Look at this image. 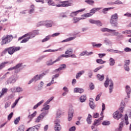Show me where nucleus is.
Masks as SVG:
<instances>
[{"instance_id":"6ab92c4d","label":"nucleus","mask_w":131,"mask_h":131,"mask_svg":"<svg viewBox=\"0 0 131 131\" xmlns=\"http://www.w3.org/2000/svg\"><path fill=\"white\" fill-rule=\"evenodd\" d=\"M53 24H54V22L52 20H48V21H45V25L47 28L49 27H52L53 26Z\"/></svg>"},{"instance_id":"58836bf2","label":"nucleus","mask_w":131,"mask_h":131,"mask_svg":"<svg viewBox=\"0 0 131 131\" xmlns=\"http://www.w3.org/2000/svg\"><path fill=\"white\" fill-rule=\"evenodd\" d=\"M113 9H114V7L105 8L102 10V12L103 14H107L108 11L110 10H113Z\"/></svg>"},{"instance_id":"864d4df0","label":"nucleus","mask_w":131,"mask_h":131,"mask_svg":"<svg viewBox=\"0 0 131 131\" xmlns=\"http://www.w3.org/2000/svg\"><path fill=\"white\" fill-rule=\"evenodd\" d=\"M43 58H46V55L41 56L38 59H37L35 61L36 63H38V62H40Z\"/></svg>"},{"instance_id":"c03bdc74","label":"nucleus","mask_w":131,"mask_h":131,"mask_svg":"<svg viewBox=\"0 0 131 131\" xmlns=\"http://www.w3.org/2000/svg\"><path fill=\"white\" fill-rule=\"evenodd\" d=\"M70 55L62 54V55H60L59 57H58L57 59H59V61H60V60H61V58H70Z\"/></svg>"},{"instance_id":"7c9ffc66","label":"nucleus","mask_w":131,"mask_h":131,"mask_svg":"<svg viewBox=\"0 0 131 131\" xmlns=\"http://www.w3.org/2000/svg\"><path fill=\"white\" fill-rule=\"evenodd\" d=\"M75 37H69L64 40H63L61 42H68V41H71V40H73L74 39H75Z\"/></svg>"},{"instance_id":"9d476101","label":"nucleus","mask_w":131,"mask_h":131,"mask_svg":"<svg viewBox=\"0 0 131 131\" xmlns=\"http://www.w3.org/2000/svg\"><path fill=\"white\" fill-rule=\"evenodd\" d=\"M17 77L12 76L10 78H9L7 82V84H9V83H15V81H17V79H16Z\"/></svg>"},{"instance_id":"bf43d9fd","label":"nucleus","mask_w":131,"mask_h":131,"mask_svg":"<svg viewBox=\"0 0 131 131\" xmlns=\"http://www.w3.org/2000/svg\"><path fill=\"white\" fill-rule=\"evenodd\" d=\"M29 131H37L38 130V128L36 126H33L31 128H29Z\"/></svg>"},{"instance_id":"a211bd4d","label":"nucleus","mask_w":131,"mask_h":131,"mask_svg":"<svg viewBox=\"0 0 131 131\" xmlns=\"http://www.w3.org/2000/svg\"><path fill=\"white\" fill-rule=\"evenodd\" d=\"M125 91L127 95L128 98H130V93H131V89L130 87L128 85H126L125 87Z\"/></svg>"},{"instance_id":"f03ea898","label":"nucleus","mask_w":131,"mask_h":131,"mask_svg":"<svg viewBox=\"0 0 131 131\" xmlns=\"http://www.w3.org/2000/svg\"><path fill=\"white\" fill-rule=\"evenodd\" d=\"M118 14L115 13L113 14L110 19V24L112 27H118Z\"/></svg>"},{"instance_id":"20e7f679","label":"nucleus","mask_w":131,"mask_h":131,"mask_svg":"<svg viewBox=\"0 0 131 131\" xmlns=\"http://www.w3.org/2000/svg\"><path fill=\"white\" fill-rule=\"evenodd\" d=\"M14 37L12 35H7V36H4L2 37V41L1 42V45H6L11 42L13 40Z\"/></svg>"},{"instance_id":"c756f323","label":"nucleus","mask_w":131,"mask_h":131,"mask_svg":"<svg viewBox=\"0 0 131 131\" xmlns=\"http://www.w3.org/2000/svg\"><path fill=\"white\" fill-rule=\"evenodd\" d=\"M100 10H101L100 8H94L90 11V13L93 15L96 12H98V11H100Z\"/></svg>"},{"instance_id":"bb28decb","label":"nucleus","mask_w":131,"mask_h":131,"mask_svg":"<svg viewBox=\"0 0 131 131\" xmlns=\"http://www.w3.org/2000/svg\"><path fill=\"white\" fill-rule=\"evenodd\" d=\"M43 102H45V100H41L40 102H39L38 103H37L36 105H35L34 106V107H33V110H35V109H37V108H38V107H39V106H40V105H41V104H42L43 103Z\"/></svg>"},{"instance_id":"f8f14e48","label":"nucleus","mask_w":131,"mask_h":131,"mask_svg":"<svg viewBox=\"0 0 131 131\" xmlns=\"http://www.w3.org/2000/svg\"><path fill=\"white\" fill-rule=\"evenodd\" d=\"M113 117L115 119L117 118L118 119H119V118H121V117H122V114H120L119 112L118 111H117L115 113H114Z\"/></svg>"},{"instance_id":"4c0bfd02","label":"nucleus","mask_w":131,"mask_h":131,"mask_svg":"<svg viewBox=\"0 0 131 131\" xmlns=\"http://www.w3.org/2000/svg\"><path fill=\"white\" fill-rule=\"evenodd\" d=\"M104 41L106 46H112V42L110 41L109 39L106 38L104 39Z\"/></svg>"},{"instance_id":"ddd939ff","label":"nucleus","mask_w":131,"mask_h":131,"mask_svg":"<svg viewBox=\"0 0 131 131\" xmlns=\"http://www.w3.org/2000/svg\"><path fill=\"white\" fill-rule=\"evenodd\" d=\"M33 37H34V35H33V34L31 33V35L27 36V38H25L22 41H21L20 43H24L25 42H27V41H28V40H29L30 38H33Z\"/></svg>"},{"instance_id":"a878e982","label":"nucleus","mask_w":131,"mask_h":131,"mask_svg":"<svg viewBox=\"0 0 131 131\" xmlns=\"http://www.w3.org/2000/svg\"><path fill=\"white\" fill-rule=\"evenodd\" d=\"M63 91H64V92L62 93V95L65 97V96L69 93V89H68V88L67 86H64L63 88Z\"/></svg>"},{"instance_id":"412c9836","label":"nucleus","mask_w":131,"mask_h":131,"mask_svg":"<svg viewBox=\"0 0 131 131\" xmlns=\"http://www.w3.org/2000/svg\"><path fill=\"white\" fill-rule=\"evenodd\" d=\"M36 114H37V112L36 111H35L33 114H31V115H29L28 116V119H29V121H31V120H32V119L34 118V117H35V116H36Z\"/></svg>"},{"instance_id":"49530a36","label":"nucleus","mask_w":131,"mask_h":131,"mask_svg":"<svg viewBox=\"0 0 131 131\" xmlns=\"http://www.w3.org/2000/svg\"><path fill=\"white\" fill-rule=\"evenodd\" d=\"M45 85V83L43 81H41L38 86V90L39 91H41L42 90V88H43V85Z\"/></svg>"},{"instance_id":"5fc2aeb1","label":"nucleus","mask_w":131,"mask_h":131,"mask_svg":"<svg viewBox=\"0 0 131 131\" xmlns=\"http://www.w3.org/2000/svg\"><path fill=\"white\" fill-rule=\"evenodd\" d=\"M30 35H31V33H28L26 34H25L23 36L20 37L18 38V40H21V39H23V38H24V37H27V36H29Z\"/></svg>"},{"instance_id":"6e6552de","label":"nucleus","mask_w":131,"mask_h":131,"mask_svg":"<svg viewBox=\"0 0 131 131\" xmlns=\"http://www.w3.org/2000/svg\"><path fill=\"white\" fill-rule=\"evenodd\" d=\"M60 123V120H56L54 121V130L55 131H60L62 129V127Z\"/></svg>"},{"instance_id":"f704fd0d","label":"nucleus","mask_w":131,"mask_h":131,"mask_svg":"<svg viewBox=\"0 0 131 131\" xmlns=\"http://www.w3.org/2000/svg\"><path fill=\"white\" fill-rule=\"evenodd\" d=\"M97 77L98 80H100V81H102V80H104L105 76L104 75H101L100 74H98L97 75Z\"/></svg>"},{"instance_id":"1a4fd4ad","label":"nucleus","mask_w":131,"mask_h":131,"mask_svg":"<svg viewBox=\"0 0 131 131\" xmlns=\"http://www.w3.org/2000/svg\"><path fill=\"white\" fill-rule=\"evenodd\" d=\"M89 22L91 24H96V25H97V26L101 27L103 26V24L100 20H96L95 19H89Z\"/></svg>"},{"instance_id":"0e129e2a","label":"nucleus","mask_w":131,"mask_h":131,"mask_svg":"<svg viewBox=\"0 0 131 131\" xmlns=\"http://www.w3.org/2000/svg\"><path fill=\"white\" fill-rule=\"evenodd\" d=\"M93 15L91 13V12L88 13H85L83 15H82V17H92Z\"/></svg>"},{"instance_id":"37998d69","label":"nucleus","mask_w":131,"mask_h":131,"mask_svg":"<svg viewBox=\"0 0 131 131\" xmlns=\"http://www.w3.org/2000/svg\"><path fill=\"white\" fill-rule=\"evenodd\" d=\"M51 37H52V36L51 35H49L47 36H46L44 39H43L41 41L42 42H46V41H48V40H50L51 39Z\"/></svg>"},{"instance_id":"423d86ee","label":"nucleus","mask_w":131,"mask_h":131,"mask_svg":"<svg viewBox=\"0 0 131 131\" xmlns=\"http://www.w3.org/2000/svg\"><path fill=\"white\" fill-rule=\"evenodd\" d=\"M8 50V54L9 55H13L15 52H18L21 50V47H15L13 46L7 48Z\"/></svg>"},{"instance_id":"13d9d810","label":"nucleus","mask_w":131,"mask_h":131,"mask_svg":"<svg viewBox=\"0 0 131 131\" xmlns=\"http://www.w3.org/2000/svg\"><path fill=\"white\" fill-rule=\"evenodd\" d=\"M110 29L107 28H102L100 29V31H102V32H109Z\"/></svg>"},{"instance_id":"2f4dec72","label":"nucleus","mask_w":131,"mask_h":131,"mask_svg":"<svg viewBox=\"0 0 131 131\" xmlns=\"http://www.w3.org/2000/svg\"><path fill=\"white\" fill-rule=\"evenodd\" d=\"M86 122L88 123V124H92V115L90 114H88V116L86 119Z\"/></svg>"},{"instance_id":"39448f33","label":"nucleus","mask_w":131,"mask_h":131,"mask_svg":"<svg viewBox=\"0 0 131 131\" xmlns=\"http://www.w3.org/2000/svg\"><path fill=\"white\" fill-rule=\"evenodd\" d=\"M45 76V74L42 73L39 75H36L34 76L28 83V84H31V83H32L33 81H35V82H36L37 80H40L42 77Z\"/></svg>"},{"instance_id":"0eeeda50","label":"nucleus","mask_w":131,"mask_h":131,"mask_svg":"<svg viewBox=\"0 0 131 131\" xmlns=\"http://www.w3.org/2000/svg\"><path fill=\"white\" fill-rule=\"evenodd\" d=\"M21 67H22V63H18L15 67L8 69V71H12V70H15V73H18V72H20Z\"/></svg>"},{"instance_id":"de8ad7c7","label":"nucleus","mask_w":131,"mask_h":131,"mask_svg":"<svg viewBox=\"0 0 131 131\" xmlns=\"http://www.w3.org/2000/svg\"><path fill=\"white\" fill-rule=\"evenodd\" d=\"M50 109V105H46L41 110V111H49Z\"/></svg>"},{"instance_id":"ea45409f","label":"nucleus","mask_w":131,"mask_h":131,"mask_svg":"<svg viewBox=\"0 0 131 131\" xmlns=\"http://www.w3.org/2000/svg\"><path fill=\"white\" fill-rule=\"evenodd\" d=\"M86 100V95H82L80 98V101L81 103H83V102H85Z\"/></svg>"},{"instance_id":"a19ab883","label":"nucleus","mask_w":131,"mask_h":131,"mask_svg":"<svg viewBox=\"0 0 131 131\" xmlns=\"http://www.w3.org/2000/svg\"><path fill=\"white\" fill-rule=\"evenodd\" d=\"M54 96H52L50 97L43 104V106H46V105H48V104H50V102L51 101H53L54 100Z\"/></svg>"},{"instance_id":"f3484780","label":"nucleus","mask_w":131,"mask_h":131,"mask_svg":"<svg viewBox=\"0 0 131 131\" xmlns=\"http://www.w3.org/2000/svg\"><path fill=\"white\" fill-rule=\"evenodd\" d=\"M90 106L91 109H94L97 107V105L95 104V103H94V99L93 98L90 99Z\"/></svg>"},{"instance_id":"2eb2a0df","label":"nucleus","mask_w":131,"mask_h":131,"mask_svg":"<svg viewBox=\"0 0 131 131\" xmlns=\"http://www.w3.org/2000/svg\"><path fill=\"white\" fill-rule=\"evenodd\" d=\"M59 61H60V58H57L54 61H53V60L50 59L47 62V65H48V66H51V65H53V64H55V63H56V62H59Z\"/></svg>"},{"instance_id":"b1692460","label":"nucleus","mask_w":131,"mask_h":131,"mask_svg":"<svg viewBox=\"0 0 131 131\" xmlns=\"http://www.w3.org/2000/svg\"><path fill=\"white\" fill-rule=\"evenodd\" d=\"M8 93V89L7 88H3L1 92H0V98H2L5 95V94H7Z\"/></svg>"},{"instance_id":"473e14b6","label":"nucleus","mask_w":131,"mask_h":131,"mask_svg":"<svg viewBox=\"0 0 131 131\" xmlns=\"http://www.w3.org/2000/svg\"><path fill=\"white\" fill-rule=\"evenodd\" d=\"M43 118L40 115L35 119V122H36V123H38L40 122V121H41V120H42Z\"/></svg>"},{"instance_id":"09e8293b","label":"nucleus","mask_w":131,"mask_h":131,"mask_svg":"<svg viewBox=\"0 0 131 131\" xmlns=\"http://www.w3.org/2000/svg\"><path fill=\"white\" fill-rule=\"evenodd\" d=\"M85 3H86V4H88V5H90L91 6H93V5L95 4V1L93 0H85Z\"/></svg>"},{"instance_id":"393cba45","label":"nucleus","mask_w":131,"mask_h":131,"mask_svg":"<svg viewBox=\"0 0 131 131\" xmlns=\"http://www.w3.org/2000/svg\"><path fill=\"white\" fill-rule=\"evenodd\" d=\"M65 69H66V64H62L60 65V67L58 69L55 70L54 71L55 72H57V71H61V70H64Z\"/></svg>"},{"instance_id":"603ef678","label":"nucleus","mask_w":131,"mask_h":131,"mask_svg":"<svg viewBox=\"0 0 131 131\" xmlns=\"http://www.w3.org/2000/svg\"><path fill=\"white\" fill-rule=\"evenodd\" d=\"M41 112H42L41 114H40V115L44 118L45 116H46V115H48V114H49V111H41Z\"/></svg>"},{"instance_id":"4468645a","label":"nucleus","mask_w":131,"mask_h":131,"mask_svg":"<svg viewBox=\"0 0 131 131\" xmlns=\"http://www.w3.org/2000/svg\"><path fill=\"white\" fill-rule=\"evenodd\" d=\"M85 10V9H80V10H78L77 11L72 12L70 14V16H71V17H74L75 16H77V14H78V13H80L81 12H83V11H84Z\"/></svg>"},{"instance_id":"9b49d317","label":"nucleus","mask_w":131,"mask_h":131,"mask_svg":"<svg viewBox=\"0 0 131 131\" xmlns=\"http://www.w3.org/2000/svg\"><path fill=\"white\" fill-rule=\"evenodd\" d=\"M74 113V110H73V109L72 108L70 109L69 111L68 121H70L71 120H72Z\"/></svg>"},{"instance_id":"4be33fe9","label":"nucleus","mask_w":131,"mask_h":131,"mask_svg":"<svg viewBox=\"0 0 131 131\" xmlns=\"http://www.w3.org/2000/svg\"><path fill=\"white\" fill-rule=\"evenodd\" d=\"M84 92V90L82 88H76L74 89V93H79V94H82Z\"/></svg>"},{"instance_id":"052dcab7","label":"nucleus","mask_w":131,"mask_h":131,"mask_svg":"<svg viewBox=\"0 0 131 131\" xmlns=\"http://www.w3.org/2000/svg\"><path fill=\"white\" fill-rule=\"evenodd\" d=\"M34 12V5L31 6V9L29 11V14H32Z\"/></svg>"},{"instance_id":"e2e57ef3","label":"nucleus","mask_w":131,"mask_h":131,"mask_svg":"<svg viewBox=\"0 0 131 131\" xmlns=\"http://www.w3.org/2000/svg\"><path fill=\"white\" fill-rule=\"evenodd\" d=\"M23 92V88L20 86H16V93H21Z\"/></svg>"},{"instance_id":"6e6d98bb","label":"nucleus","mask_w":131,"mask_h":131,"mask_svg":"<svg viewBox=\"0 0 131 131\" xmlns=\"http://www.w3.org/2000/svg\"><path fill=\"white\" fill-rule=\"evenodd\" d=\"M106 109V106L104 103H102V112L100 114V116H104L103 115L104 114V110Z\"/></svg>"},{"instance_id":"72a5a7b5","label":"nucleus","mask_w":131,"mask_h":131,"mask_svg":"<svg viewBox=\"0 0 131 131\" xmlns=\"http://www.w3.org/2000/svg\"><path fill=\"white\" fill-rule=\"evenodd\" d=\"M84 73V71H81L79 72L76 75V79H79V78Z\"/></svg>"},{"instance_id":"e433bc0d","label":"nucleus","mask_w":131,"mask_h":131,"mask_svg":"<svg viewBox=\"0 0 131 131\" xmlns=\"http://www.w3.org/2000/svg\"><path fill=\"white\" fill-rule=\"evenodd\" d=\"M84 19H85L84 17H74L73 18L74 20V23H77L78 21H80V20H84Z\"/></svg>"},{"instance_id":"338daca9","label":"nucleus","mask_w":131,"mask_h":131,"mask_svg":"<svg viewBox=\"0 0 131 131\" xmlns=\"http://www.w3.org/2000/svg\"><path fill=\"white\" fill-rule=\"evenodd\" d=\"M46 23V21H39L37 24V26H42V25H45Z\"/></svg>"},{"instance_id":"4d7b16f0","label":"nucleus","mask_w":131,"mask_h":131,"mask_svg":"<svg viewBox=\"0 0 131 131\" xmlns=\"http://www.w3.org/2000/svg\"><path fill=\"white\" fill-rule=\"evenodd\" d=\"M97 63L98 64H104L106 62V61L102 60L101 59H98L96 60Z\"/></svg>"},{"instance_id":"8fccbe9b","label":"nucleus","mask_w":131,"mask_h":131,"mask_svg":"<svg viewBox=\"0 0 131 131\" xmlns=\"http://www.w3.org/2000/svg\"><path fill=\"white\" fill-rule=\"evenodd\" d=\"M72 52H73L72 48H70L65 52V54L66 55H70V54H72Z\"/></svg>"},{"instance_id":"3c124183","label":"nucleus","mask_w":131,"mask_h":131,"mask_svg":"<svg viewBox=\"0 0 131 131\" xmlns=\"http://www.w3.org/2000/svg\"><path fill=\"white\" fill-rule=\"evenodd\" d=\"M19 100H20V97H19L18 99L15 100V102L11 105V108H15V107L16 106V105L18 104V102H19Z\"/></svg>"},{"instance_id":"c9c22d12","label":"nucleus","mask_w":131,"mask_h":131,"mask_svg":"<svg viewBox=\"0 0 131 131\" xmlns=\"http://www.w3.org/2000/svg\"><path fill=\"white\" fill-rule=\"evenodd\" d=\"M109 62L110 66H114V65L115 64V60H114V59H113V58L112 57H111L110 58Z\"/></svg>"},{"instance_id":"a18cd8bd","label":"nucleus","mask_w":131,"mask_h":131,"mask_svg":"<svg viewBox=\"0 0 131 131\" xmlns=\"http://www.w3.org/2000/svg\"><path fill=\"white\" fill-rule=\"evenodd\" d=\"M92 45L93 48H101L102 47V44L101 43H96L95 42H92Z\"/></svg>"},{"instance_id":"c85d7f7f","label":"nucleus","mask_w":131,"mask_h":131,"mask_svg":"<svg viewBox=\"0 0 131 131\" xmlns=\"http://www.w3.org/2000/svg\"><path fill=\"white\" fill-rule=\"evenodd\" d=\"M122 4L119 0L116 1L115 2L107 3V5H122Z\"/></svg>"},{"instance_id":"680f3d73","label":"nucleus","mask_w":131,"mask_h":131,"mask_svg":"<svg viewBox=\"0 0 131 131\" xmlns=\"http://www.w3.org/2000/svg\"><path fill=\"white\" fill-rule=\"evenodd\" d=\"M25 129V127L23 125H21L19 126L18 129L17 130V131H24Z\"/></svg>"},{"instance_id":"7ed1b4c3","label":"nucleus","mask_w":131,"mask_h":131,"mask_svg":"<svg viewBox=\"0 0 131 131\" xmlns=\"http://www.w3.org/2000/svg\"><path fill=\"white\" fill-rule=\"evenodd\" d=\"M124 123H125L126 125L129 124V122H128V116H127V114H126L124 116V119L119 124V127L116 129V131H122Z\"/></svg>"},{"instance_id":"dca6fc26","label":"nucleus","mask_w":131,"mask_h":131,"mask_svg":"<svg viewBox=\"0 0 131 131\" xmlns=\"http://www.w3.org/2000/svg\"><path fill=\"white\" fill-rule=\"evenodd\" d=\"M103 118H104V116H101L98 120H95L93 123V125H96V126H98V125H100V121H101V120H103Z\"/></svg>"},{"instance_id":"5701e85b","label":"nucleus","mask_w":131,"mask_h":131,"mask_svg":"<svg viewBox=\"0 0 131 131\" xmlns=\"http://www.w3.org/2000/svg\"><path fill=\"white\" fill-rule=\"evenodd\" d=\"M124 108H125V102H122L121 103L120 107L119 109V111L120 112V113H122V112H123Z\"/></svg>"},{"instance_id":"69168bd1","label":"nucleus","mask_w":131,"mask_h":131,"mask_svg":"<svg viewBox=\"0 0 131 131\" xmlns=\"http://www.w3.org/2000/svg\"><path fill=\"white\" fill-rule=\"evenodd\" d=\"M102 125H110V121H103L102 122Z\"/></svg>"},{"instance_id":"774afa93","label":"nucleus","mask_w":131,"mask_h":131,"mask_svg":"<svg viewBox=\"0 0 131 131\" xmlns=\"http://www.w3.org/2000/svg\"><path fill=\"white\" fill-rule=\"evenodd\" d=\"M124 70H125L127 72H129V70H130L129 66H126V64L124 65Z\"/></svg>"},{"instance_id":"cd10ccee","label":"nucleus","mask_w":131,"mask_h":131,"mask_svg":"<svg viewBox=\"0 0 131 131\" xmlns=\"http://www.w3.org/2000/svg\"><path fill=\"white\" fill-rule=\"evenodd\" d=\"M108 33H112V35L113 36H117L119 34V32H116V30L112 29H110V32Z\"/></svg>"},{"instance_id":"79ce46f5","label":"nucleus","mask_w":131,"mask_h":131,"mask_svg":"<svg viewBox=\"0 0 131 131\" xmlns=\"http://www.w3.org/2000/svg\"><path fill=\"white\" fill-rule=\"evenodd\" d=\"M6 64H9V61L3 62L0 64V70L6 67Z\"/></svg>"},{"instance_id":"aec40b11","label":"nucleus","mask_w":131,"mask_h":131,"mask_svg":"<svg viewBox=\"0 0 131 131\" xmlns=\"http://www.w3.org/2000/svg\"><path fill=\"white\" fill-rule=\"evenodd\" d=\"M70 6H72V4L68 3V1L61 2V6L63 7H70Z\"/></svg>"},{"instance_id":"f257e3e1","label":"nucleus","mask_w":131,"mask_h":131,"mask_svg":"<svg viewBox=\"0 0 131 131\" xmlns=\"http://www.w3.org/2000/svg\"><path fill=\"white\" fill-rule=\"evenodd\" d=\"M109 90L110 94H111L112 92H113V90L114 89V83H113V81L111 80V79H109L108 77H106V80L104 82V86L105 88H108Z\"/></svg>"}]
</instances>
